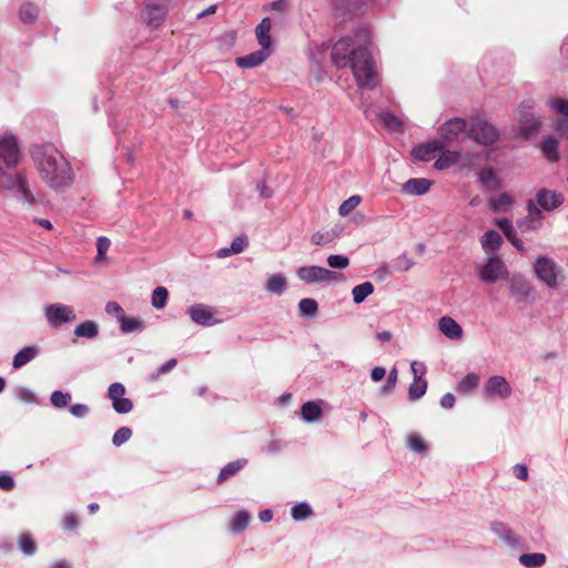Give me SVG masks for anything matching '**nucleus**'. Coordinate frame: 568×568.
<instances>
[{
	"mask_svg": "<svg viewBox=\"0 0 568 568\" xmlns=\"http://www.w3.org/2000/svg\"><path fill=\"white\" fill-rule=\"evenodd\" d=\"M17 397L24 403H34L37 400L36 394L26 387H21L17 390Z\"/></svg>",
	"mask_w": 568,
	"mask_h": 568,
	"instance_id": "nucleus-61",
	"label": "nucleus"
},
{
	"mask_svg": "<svg viewBox=\"0 0 568 568\" xmlns=\"http://www.w3.org/2000/svg\"><path fill=\"white\" fill-rule=\"evenodd\" d=\"M100 332L99 324L94 321L88 320L75 326L73 334L75 337L94 339Z\"/></svg>",
	"mask_w": 568,
	"mask_h": 568,
	"instance_id": "nucleus-27",
	"label": "nucleus"
},
{
	"mask_svg": "<svg viewBox=\"0 0 568 568\" xmlns=\"http://www.w3.org/2000/svg\"><path fill=\"white\" fill-rule=\"evenodd\" d=\"M327 264L332 268L343 270L349 265V260L345 255H329L327 257Z\"/></svg>",
	"mask_w": 568,
	"mask_h": 568,
	"instance_id": "nucleus-57",
	"label": "nucleus"
},
{
	"mask_svg": "<svg viewBox=\"0 0 568 568\" xmlns=\"http://www.w3.org/2000/svg\"><path fill=\"white\" fill-rule=\"evenodd\" d=\"M19 548L26 556H32L37 551V544L29 534H22L19 538Z\"/></svg>",
	"mask_w": 568,
	"mask_h": 568,
	"instance_id": "nucleus-47",
	"label": "nucleus"
},
{
	"mask_svg": "<svg viewBox=\"0 0 568 568\" xmlns=\"http://www.w3.org/2000/svg\"><path fill=\"white\" fill-rule=\"evenodd\" d=\"M490 529L496 536H498L501 540H504L508 546L515 547L519 544L514 531L505 523L493 521L490 525Z\"/></svg>",
	"mask_w": 568,
	"mask_h": 568,
	"instance_id": "nucleus-25",
	"label": "nucleus"
},
{
	"mask_svg": "<svg viewBox=\"0 0 568 568\" xmlns=\"http://www.w3.org/2000/svg\"><path fill=\"white\" fill-rule=\"evenodd\" d=\"M426 390H427V381L426 379L418 381V382L413 381V383L409 385V388H408V399L412 402L418 400L425 395Z\"/></svg>",
	"mask_w": 568,
	"mask_h": 568,
	"instance_id": "nucleus-43",
	"label": "nucleus"
},
{
	"mask_svg": "<svg viewBox=\"0 0 568 568\" xmlns=\"http://www.w3.org/2000/svg\"><path fill=\"white\" fill-rule=\"evenodd\" d=\"M72 396L70 393H63L61 390H54L51 396L50 400L51 404L57 408H64L71 403Z\"/></svg>",
	"mask_w": 568,
	"mask_h": 568,
	"instance_id": "nucleus-48",
	"label": "nucleus"
},
{
	"mask_svg": "<svg viewBox=\"0 0 568 568\" xmlns=\"http://www.w3.org/2000/svg\"><path fill=\"white\" fill-rule=\"evenodd\" d=\"M166 14L164 0H148L142 13L144 21L154 28L159 27Z\"/></svg>",
	"mask_w": 568,
	"mask_h": 568,
	"instance_id": "nucleus-14",
	"label": "nucleus"
},
{
	"mask_svg": "<svg viewBox=\"0 0 568 568\" xmlns=\"http://www.w3.org/2000/svg\"><path fill=\"white\" fill-rule=\"evenodd\" d=\"M318 312V304L314 298H302L298 303V313L302 317L312 318Z\"/></svg>",
	"mask_w": 568,
	"mask_h": 568,
	"instance_id": "nucleus-40",
	"label": "nucleus"
},
{
	"mask_svg": "<svg viewBox=\"0 0 568 568\" xmlns=\"http://www.w3.org/2000/svg\"><path fill=\"white\" fill-rule=\"evenodd\" d=\"M322 414V407L315 402H307L302 406V417L307 423L317 420Z\"/></svg>",
	"mask_w": 568,
	"mask_h": 568,
	"instance_id": "nucleus-37",
	"label": "nucleus"
},
{
	"mask_svg": "<svg viewBox=\"0 0 568 568\" xmlns=\"http://www.w3.org/2000/svg\"><path fill=\"white\" fill-rule=\"evenodd\" d=\"M44 316L51 327H59L73 322L77 316L71 306L64 304H49L44 308Z\"/></svg>",
	"mask_w": 568,
	"mask_h": 568,
	"instance_id": "nucleus-9",
	"label": "nucleus"
},
{
	"mask_svg": "<svg viewBox=\"0 0 568 568\" xmlns=\"http://www.w3.org/2000/svg\"><path fill=\"white\" fill-rule=\"evenodd\" d=\"M0 187L14 192L21 201L28 204H33L37 201L30 190L28 174L24 171H18L11 174L0 166Z\"/></svg>",
	"mask_w": 568,
	"mask_h": 568,
	"instance_id": "nucleus-3",
	"label": "nucleus"
},
{
	"mask_svg": "<svg viewBox=\"0 0 568 568\" xmlns=\"http://www.w3.org/2000/svg\"><path fill=\"white\" fill-rule=\"evenodd\" d=\"M469 136L478 144L494 145L499 139V131L486 120H477L469 130Z\"/></svg>",
	"mask_w": 568,
	"mask_h": 568,
	"instance_id": "nucleus-5",
	"label": "nucleus"
},
{
	"mask_svg": "<svg viewBox=\"0 0 568 568\" xmlns=\"http://www.w3.org/2000/svg\"><path fill=\"white\" fill-rule=\"evenodd\" d=\"M187 314L195 324L201 326H213L219 323V321L214 318L211 307L204 304L191 305L187 308Z\"/></svg>",
	"mask_w": 568,
	"mask_h": 568,
	"instance_id": "nucleus-17",
	"label": "nucleus"
},
{
	"mask_svg": "<svg viewBox=\"0 0 568 568\" xmlns=\"http://www.w3.org/2000/svg\"><path fill=\"white\" fill-rule=\"evenodd\" d=\"M484 393L489 399H507L511 395V386L504 376L494 375L487 379Z\"/></svg>",
	"mask_w": 568,
	"mask_h": 568,
	"instance_id": "nucleus-11",
	"label": "nucleus"
},
{
	"mask_svg": "<svg viewBox=\"0 0 568 568\" xmlns=\"http://www.w3.org/2000/svg\"><path fill=\"white\" fill-rule=\"evenodd\" d=\"M247 245L248 242L245 236H237L232 241L230 251H233V253L239 254L242 253Z\"/></svg>",
	"mask_w": 568,
	"mask_h": 568,
	"instance_id": "nucleus-60",
	"label": "nucleus"
},
{
	"mask_svg": "<svg viewBox=\"0 0 568 568\" xmlns=\"http://www.w3.org/2000/svg\"><path fill=\"white\" fill-rule=\"evenodd\" d=\"M132 436V430L131 428L126 427V426H122L120 427L114 434H113V437H112V444L115 446V447H120L121 445H123L125 442H128Z\"/></svg>",
	"mask_w": 568,
	"mask_h": 568,
	"instance_id": "nucleus-52",
	"label": "nucleus"
},
{
	"mask_svg": "<svg viewBox=\"0 0 568 568\" xmlns=\"http://www.w3.org/2000/svg\"><path fill=\"white\" fill-rule=\"evenodd\" d=\"M519 562L527 568H539L546 562V556L541 552L523 554Z\"/></svg>",
	"mask_w": 568,
	"mask_h": 568,
	"instance_id": "nucleus-39",
	"label": "nucleus"
},
{
	"mask_svg": "<svg viewBox=\"0 0 568 568\" xmlns=\"http://www.w3.org/2000/svg\"><path fill=\"white\" fill-rule=\"evenodd\" d=\"M396 383H397V369L394 367L387 376L386 384L382 387V393L384 395L390 394L394 390Z\"/></svg>",
	"mask_w": 568,
	"mask_h": 568,
	"instance_id": "nucleus-58",
	"label": "nucleus"
},
{
	"mask_svg": "<svg viewBox=\"0 0 568 568\" xmlns=\"http://www.w3.org/2000/svg\"><path fill=\"white\" fill-rule=\"evenodd\" d=\"M374 2V0H342V3L346 7L351 14H356L357 11L367 8Z\"/></svg>",
	"mask_w": 568,
	"mask_h": 568,
	"instance_id": "nucleus-51",
	"label": "nucleus"
},
{
	"mask_svg": "<svg viewBox=\"0 0 568 568\" xmlns=\"http://www.w3.org/2000/svg\"><path fill=\"white\" fill-rule=\"evenodd\" d=\"M480 244L485 251H498L503 244V237L498 232L490 230L481 236Z\"/></svg>",
	"mask_w": 568,
	"mask_h": 568,
	"instance_id": "nucleus-32",
	"label": "nucleus"
},
{
	"mask_svg": "<svg viewBox=\"0 0 568 568\" xmlns=\"http://www.w3.org/2000/svg\"><path fill=\"white\" fill-rule=\"evenodd\" d=\"M540 150H541L544 156L549 162L554 163V162L559 161L560 155H559V139L558 138L552 136V135L547 136L541 143Z\"/></svg>",
	"mask_w": 568,
	"mask_h": 568,
	"instance_id": "nucleus-26",
	"label": "nucleus"
},
{
	"mask_svg": "<svg viewBox=\"0 0 568 568\" xmlns=\"http://www.w3.org/2000/svg\"><path fill=\"white\" fill-rule=\"evenodd\" d=\"M40 354V347L36 344L27 345L16 353L12 367L19 369L33 361Z\"/></svg>",
	"mask_w": 568,
	"mask_h": 568,
	"instance_id": "nucleus-22",
	"label": "nucleus"
},
{
	"mask_svg": "<svg viewBox=\"0 0 568 568\" xmlns=\"http://www.w3.org/2000/svg\"><path fill=\"white\" fill-rule=\"evenodd\" d=\"M90 412V408L85 404H74L70 407V413L77 418L85 417Z\"/></svg>",
	"mask_w": 568,
	"mask_h": 568,
	"instance_id": "nucleus-62",
	"label": "nucleus"
},
{
	"mask_svg": "<svg viewBox=\"0 0 568 568\" xmlns=\"http://www.w3.org/2000/svg\"><path fill=\"white\" fill-rule=\"evenodd\" d=\"M519 129L525 140H531L541 128V118L536 116L527 110H521L519 113Z\"/></svg>",
	"mask_w": 568,
	"mask_h": 568,
	"instance_id": "nucleus-13",
	"label": "nucleus"
},
{
	"mask_svg": "<svg viewBox=\"0 0 568 568\" xmlns=\"http://www.w3.org/2000/svg\"><path fill=\"white\" fill-rule=\"evenodd\" d=\"M266 291L276 294L282 295L284 291L286 290V278L282 274H275L272 275L266 283L265 286Z\"/></svg>",
	"mask_w": 568,
	"mask_h": 568,
	"instance_id": "nucleus-38",
	"label": "nucleus"
},
{
	"mask_svg": "<svg viewBox=\"0 0 568 568\" xmlns=\"http://www.w3.org/2000/svg\"><path fill=\"white\" fill-rule=\"evenodd\" d=\"M495 224L500 229L506 239L520 252L525 251L524 242L517 237L516 231L511 222L505 217L497 219Z\"/></svg>",
	"mask_w": 568,
	"mask_h": 568,
	"instance_id": "nucleus-23",
	"label": "nucleus"
},
{
	"mask_svg": "<svg viewBox=\"0 0 568 568\" xmlns=\"http://www.w3.org/2000/svg\"><path fill=\"white\" fill-rule=\"evenodd\" d=\"M477 276L486 284H494L501 280L507 281L509 271L499 256H490L484 264L477 267Z\"/></svg>",
	"mask_w": 568,
	"mask_h": 568,
	"instance_id": "nucleus-4",
	"label": "nucleus"
},
{
	"mask_svg": "<svg viewBox=\"0 0 568 568\" xmlns=\"http://www.w3.org/2000/svg\"><path fill=\"white\" fill-rule=\"evenodd\" d=\"M29 154L40 179L51 190L62 192L73 183L72 166L54 144H33Z\"/></svg>",
	"mask_w": 568,
	"mask_h": 568,
	"instance_id": "nucleus-2",
	"label": "nucleus"
},
{
	"mask_svg": "<svg viewBox=\"0 0 568 568\" xmlns=\"http://www.w3.org/2000/svg\"><path fill=\"white\" fill-rule=\"evenodd\" d=\"M297 277L306 284L331 282L337 280L339 274L322 266H302L296 271Z\"/></svg>",
	"mask_w": 568,
	"mask_h": 568,
	"instance_id": "nucleus-8",
	"label": "nucleus"
},
{
	"mask_svg": "<svg viewBox=\"0 0 568 568\" xmlns=\"http://www.w3.org/2000/svg\"><path fill=\"white\" fill-rule=\"evenodd\" d=\"M414 264L415 262L412 258H409L406 254H402L394 260V268L397 272H407L413 267Z\"/></svg>",
	"mask_w": 568,
	"mask_h": 568,
	"instance_id": "nucleus-56",
	"label": "nucleus"
},
{
	"mask_svg": "<svg viewBox=\"0 0 568 568\" xmlns=\"http://www.w3.org/2000/svg\"><path fill=\"white\" fill-rule=\"evenodd\" d=\"M125 387L122 383H112L108 388V397L112 402V408L118 414H128L133 409V402L130 398L123 397Z\"/></svg>",
	"mask_w": 568,
	"mask_h": 568,
	"instance_id": "nucleus-12",
	"label": "nucleus"
},
{
	"mask_svg": "<svg viewBox=\"0 0 568 568\" xmlns=\"http://www.w3.org/2000/svg\"><path fill=\"white\" fill-rule=\"evenodd\" d=\"M120 329L124 334L141 333L145 328V324L138 317L119 316Z\"/></svg>",
	"mask_w": 568,
	"mask_h": 568,
	"instance_id": "nucleus-29",
	"label": "nucleus"
},
{
	"mask_svg": "<svg viewBox=\"0 0 568 568\" xmlns=\"http://www.w3.org/2000/svg\"><path fill=\"white\" fill-rule=\"evenodd\" d=\"M169 297V292L164 286H158L152 292L151 304L156 310L165 307Z\"/></svg>",
	"mask_w": 568,
	"mask_h": 568,
	"instance_id": "nucleus-41",
	"label": "nucleus"
},
{
	"mask_svg": "<svg viewBox=\"0 0 568 568\" xmlns=\"http://www.w3.org/2000/svg\"><path fill=\"white\" fill-rule=\"evenodd\" d=\"M247 464V459L240 458L226 464L217 475V483H223L229 478L235 476L245 465Z\"/></svg>",
	"mask_w": 568,
	"mask_h": 568,
	"instance_id": "nucleus-30",
	"label": "nucleus"
},
{
	"mask_svg": "<svg viewBox=\"0 0 568 568\" xmlns=\"http://www.w3.org/2000/svg\"><path fill=\"white\" fill-rule=\"evenodd\" d=\"M312 514V507L305 501L298 503L292 508V517L296 521L305 520L311 517Z\"/></svg>",
	"mask_w": 568,
	"mask_h": 568,
	"instance_id": "nucleus-44",
	"label": "nucleus"
},
{
	"mask_svg": "<svg viewBox=\"0 0 568 568\" xmlns=\"http://www.w3.org/2000/svg\"><path fill=\"white\" fill-rule=\"evenodd\" d=\"M534 271L537 278L548 287L558 286L559 266L551 258L539 256L534 264Z\"/></svg>",
	"mask_w": 568,
	"mask_h": 568,
	"instance_id": "nucleus-6",
	"label": "nucleus"
},
{
	"mask_svg": "<svg viewBox=\"0 0 568 568\" xmlns=\"http://www.w3.org/2000/svg\"><path fill=\"white\" fill-rule=\"evenodd\" d=\"M369 37L368 29L358 28L355 32L356 47L351 37H344L333 45L331 53L333 64L338 69L351 67L358 87L365 89L377 85V74L367 48Z\"/></svg>",
	"mask_w": 568,
	"mask_h": 568,
	"instance_id": "nucleus-1",
	"label": "nucleus"
},
{
	"mask_svg": "<svg viewBox=\"0 0 568 568\" xmlns=\"http://www.w3.org/2000/svg\"><path fill=\"white\" fill-rule=\"evenodd\" d=\"M478 375L475 373H468L458 382L457 388L459 392L467 394L474 390L478 386Z\"/></svg>",
	"mask_w": 568,
	"mask_h": 568,
	"instance_id": "nucleus-42",
	"label": "nucleus"
},
{
	"mask_svg": "<svg viewBox=\"0 0 568 568\" xmlns=\"http://www.w3.org/2000/svg\"><path fill=\"white\" fill-rule=\"evenodd\" d=\"M407 446L410 450L418 454H425L427 452V445L418 435H410L407 438Z\"/></svg>",
	"mask_w": 568,
	"mask_h": 568,
	"instance_id": "nucleus-53",
	"label": "nucleus"
},
{
	"mask_svg": "<svg viewBox=\"0 0 568 568\" xmlns=\"http://www.w3.org/2000/svg\"><path fill=\"white\" fill-rule=\"evenodd\" d=\"M509 283V293L517 302H529L534 297V288L530 282L521 274L515 273L507 278Z\"/></svg>",
	"mask_w": 568,
	"mask_h": 568,
	"instance_id": "nucleus-10",
	"label": "nucleus"
},
{
	"mask_svg": "<svg viewBox=\"0 0 568 568\" xmlns=\"http://www.w3.org/2000/svg\"><path fill=\"white\" fill-rule=\"evenodd\" d=\"M458 153L456 152H446L443 153L435 162L434 166L437 170H445L448 169L450 165L457 162Z\"/></svg>",
	"mask_w": 568,
	"mask_h": 568,
	"instance_id": "nucleus-49",
	"label": "nucleus"
},
{
	"mask_svg": "<svg viewBox=\"0 0 568 568\" xmlns=\"http://www.w3.org/2000/svg\"><path fill=\"white\" fill-rule=\"evenodd\" d=\"M21 153L18 140L13 134H4L0 139V161L8 168L14 169L19 165Z\"/></svg>",
	"mask_w": 568,
	"mask_h": 568,
	"instance_id": "nucleus-7",
	"label": "nucleus"
},
{
	"mask_svg": "<svg viewBox=\"0 0 568 568\" xmlns=\"http://www.w3.org/2000/svg\"><path fill=\"white\" fill-rule=\"evenodd\" d=\"M527 210H528V220L529 221H520L518 223V226L521 231H526L528 229H530V225L529 223L530 222H534V221H537L539 219L542 217V214H541V210L540 206L536 203V200H529L527 202Z\"/></svg>",
	"mask_w": 568,
	"mask_h": 568,
	"instance_id": "nucleus-33",
	"label": "nucleus"
},
{
	"mask_svg": "<svg viewBox=\"0 0 568 568\" xmlns=\"http://www.w3.org/2000/svg\"><path fill=\"white\" fill-rule=\"evenodd\" d=\"M379 119L384 126L390 130H397L402 125V122L398 120V118H396L390 112L379 113Z\"/></svg>",
	"mask_w": 568,
	"mask_h": 568,
	"instance_id": "nucleus-55",
	"label": "nucleus"
},
{
	"mask_svg": "<svg viewBox=\"0 0 568 568\" xmlns=\"http://www.w3.org/2000/svg\"><path fill=\"white\" fill-rule=\"evenodd\" d=\"M549 105L557 113L565 115L555 123V131L560 139L568 140V100L552 99Z\"/></svg>",
	"mask_w": 568,
	"mask_h": 568,
	"instance_id": "nucleus-15",
	"label": "nucleus"
},
{
	"mask_svg": "<svg viewBox=\"0 0 568 568\" xmlns=\"http://www.w3.org/2000/svg\"><path fill=\"white\" fill-rule=\"evenodd\" d=\"M478 181L480 186L486 190L497 191L500 187V182L493 168L484 169L478 174Z\"/></svg>",
	"mask_w": 568,
	"mask_h": 568,
	"instance_id": "nucleus-31",
	"label": "nucleus"
},
{
	"mask_svg": "<svg viewBox=\"0 0 568 568\" xmlns=\"http://www.w3.org/2000/svg\"><path fill=\"white\" fill-rule=\"evenodd\" d=\"M339 233L332 230V231H327V232H316L312 235V243L315 244V245H326L331 242H333L336 237H338Z\"/></svg>",
	"mask_w": 568,
	"mask_h": 568,
	"instance_id": "nucleus-46",
	"label": "nucleus"
},
{
	"mask_svg": "<svg viewBox=\"0 0 568 568\" xmlns=\"http://www.w3.org/2000/svg\"><path fill=\"white\" fill-rule=\"evenodd\" d=\"M514 200L508 193H501L496 197L490 199V209L495 212H499L503 209L513 205Z\"/></svg>",
	"mask_w": 568,
	"mask_h": 568,
	"instance_id": "nucleus-45",
	"label": "nucleus"
},
{
	"mask_svg": "<svg viewBox=\"0 0 568 568\" xmlns=\"http://www.w3.org/2000/svg\"><path fill=\"white\" fill-rule=\"evenodd\" d=\"M251 516L247 511H237L231 520V530L236 535L243 532L247 528Z\"/></svg>",
	"mask_w": 568,
	"mask_h": 568,
	"instance_id": "nucleus-35",
	"label": "nucleus"
},
{
	"mask_svg": "<svg viewBox=\"0 0 568 568\" xmlns=\"http://www.w3.org/2000/svg\"><path fill=\"white\" fill-rule=\"evenodd\" d=\"M467 129V123L462 118H454L445 123H443L439 126V135L446 141V142H453L459 138L460 134H463Z\"/></svg>",
	"mask_w": 568,
	"mask_h": 568,
	"instance_id": "nucleus-16",
	"label": "nucleus"
},
{
	"mask_svg": "<svg viewBox=\"0 0 568 568\" xmlns=\"http://www.w3.org/2000/svg\"><path fill=\"white\" fill-rule=\"evenodd\" d=\"M362 197L359 195H352L347 200H345L338 207V213L341 216H347L352 211H354L357 205L361 203Z\"/></svg>",
	"mask_w": 568,
	"mask_h": 568,
	"instance_id": "nucleus-50",
	"label": "nucleus"
},
{
	"mask_svg": "<svg viewBox=\"0 0 568 568\" xmlns=\"http://www.w3.org/2000/svg\"><path fill=\"white\" fill-rule=\"evenodd\" d=\"M271 28H272L271 19L266 17L257 24V27L255 29V34H256L258 44L266 50H270L271 44H272V40H271V36H270Z\"/></svg>",
	"mask_w": 568,
	"mask_h": 568,
	"instance_id": "nucleus-28",
	"label": "nucleus"
},
{
	"mask_svg": "<svg viewBox=\"0 0 568 568\" xmlns=\"http://www.w3.org/2000/svg\"><path fill=\"white\" fill-rule=\"evenodd\" d=\"M111 242L105 236H100L97 240V262H102L105 260L106 251L109 250Z\"/></svg>",
	"mask_w": 568,
	"mask_h": 568,
	"instance_id": "nucleus-54",
	"label": "nucleus"
},
{
	"mask_svg": "<svg viewBox=\"0 0 568 568\" xmlns=\"http://www.w3.org/2000/svg\"><path fill=\"white\" fill-rule=\"evenodd\" d=\"M410 371H412V374H413V381H415V382L424 381L423 376L426 373V366H425L424 363L414 361L410 364Z\"/></svg>",
	"mask_w": 568,
	"mask_h": 568,
	"instance_id": "nucleus-59",
	"label": "nucleus"
},
{
	"mask_svg": "<svg viewBox=\"0 0 568 568\" xmlns=\"http://www.w3.org/2000/svg\"><path fill=\"white\" fill-rule=\"evenodd\" d=\"M513 474L516 478L520 480H527L528 479V468L524 464H516L513 467Z\"/></svg>",
	"mask_w": 568,
	"mask_h": 568,
	"instance_id": "nucleus-63",
	"label": "nucleus"
},
{
	"mask_svg": "<svg viewBox=\"0 0 568 568\" xmlns=\"http://www.w3.org/2000/svg\"><path fill=\"white\" fill-rule=\"evenodd\" d=\"M439 331L452 339H458L463 336L462 326L452 317L443 316L438 323Z\"/></svg>",
	"mask_w": 568,
	"mask_h": 568,
	"instance_id": "nucleus-24",
	"label": "nucleus"
},
{
	"mask_svg": "<svg viewBox=\"0 0 568 568\" xmlns=\"http://www.w3.org/2000/svg\"><path fill=\"white\" fill-rule=\"evenodd\" d=\"M270 50L261 48L257 51L236 58L235 63L240 68L251 69L262 64L270 57Z\"/></svg>",
	"mask_w": 568,
	"mask_h": 568,
	"instance_id": "nucleus-19",
	"label": "nucleus"
},
{
	"mask_svg": "<svg viewBox=\"0 0 568 568\" xmlns=\"http://www.w3.org/2000/svg\"><path fill=\"white\" fill-rule=\"evenodd\" d=\"M442 149V142L433 141L414 148L413 155L419 161L428 162L435 159Z\"/></svg>",
	"mask_w": 568,
	"mask_h": 568,
	"instance_id": "nucleus-20",
	"label": "nucleus"
},
{
	"mask_svg": "<svg viewBox=\"0 0 568 568\" xmlns=\"http://www.w3.org/2000/svg\"><path fill=\"white\" fill-rule=\"evenodd\" d=\"M283 447L284 445L281 440L273 439L265 445L264 450L267 454H277L282 450Z\"/></svg>",
	"mask_w": 568,
	"mask_h": 568,
	"instance_id": "nucleus-64",
	"label": "nucleus"
},
{
	"mask_svg": "<svg viewBox=\"0 0 568 568\" xmlns=\"http://www.w3.org/2000/svg\"><path fill=\"white\" fill-rule=\"evenodd\" d=\"M536 203L545 211H551L559 207L564 203L561 193L541 189L536 194Z\"/></svg>",
	"mask_w": 568,
	"mask_h": 568,
	"instance_id": "nucleus-18",
	"label": "nucleus"
},
{
	"mask_svg": "<svg viewBox=\"0 0 568 568\" xmlns=\"http://www.w3.org/2000/svg\"><path fill=\"white\" fill-rule=\"evenodd\" d=\"M374 292V285L371 282H364L353 287L352 296L355 304L363 303Z\"/></svg>",
	"mask_w": 568,
	"mask_h": 568,
	"instance_id": "nucleus-36",
	"label": "nucleus"
},
{
	"mask_svg": "<svg viewBox=\"0 0 568 568\" xmlns=\"http://www.w3.org/2000/svg\"><path fill=\"white\" fill-rule=\"evenodd\" d=\"M38 16L39 8L32 2H26L19 9V19L23 23H33Z\"/></svg>",
	"mask_w": 568,
	"mask_h": 568,
	"instance_id": "nucleus-34",
	"label": "nucleus"
},
{
	"mask_svg": "<svg viewBox=\"0 0 568 568\" xmlns=\"http://www.w3.org/2000/svg\"><path fill=\"white\" fill-rule=\"evenodd\" d=\"M432 185V181L425 178L409 179L402 185V193L408 195H424Z\"/></svg>",
	"mask_w": 568,
	"mask_h": 568,
	"instance_id": "nucleus-21",
	"label": "nucleus"
}]
</instances>
